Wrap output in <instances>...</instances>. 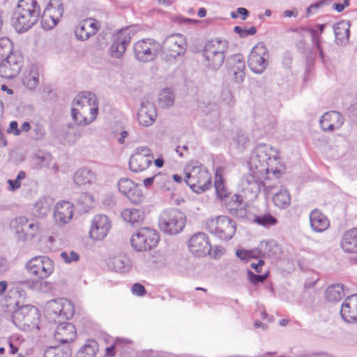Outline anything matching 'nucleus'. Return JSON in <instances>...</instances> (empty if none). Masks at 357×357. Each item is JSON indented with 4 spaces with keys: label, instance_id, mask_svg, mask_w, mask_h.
<instances>
[{
    "label": "nucleus",
    "instance_id": "f257e3e1",
    "mask_svg": "<svg viewBox=\"0 0 357 357\" xmlns=\"http://www.w3.org/2000/svg\"><path fill=\"white\" fill-rule=\"evenodd\" d=\"M40 17V8L36 0H19L12 23L17 32H25L37 23Z\"/></svg>",
    "mask_w": 357,
    "mask_h": 357
},
{
    "label": "nucleus",
    "instance_id": "f03ea898",
    "mask_svg": "<svg viewBox=\"0 0 357 357\" xmlns=\"http://www.w3.org/2000/svg\"><path fill=\"white\" fill-rule=\"evenodd\" d=\"M279 154L276 149L273 147L261 144L257 146L250 159V165L256 172L263 174L264 173H273L276 174L280 171L274 167L278 163Z\"/></svg>",
    "mask_w": 357,
    "mask_h": 357
},
{
    "label": "nucleus",
    "instance_id": "7ed1b4c3",
    "mask_svg": "<svg viewBox=\"0 0 357 357\" xmlns=\"http://www.w3.org/2000/svg\"><path fill=\"white\" fill-rule=\"evenodd\" d=\"M184 174L186 184L197 193L204 192L211 185L210 173L197 162L188 164Z\"/></svg>",
    "mask_w": 357,
    "mask_h": 357
},
{
    "label": "nucleus",
    "instance_id": "20e7f679",
    "mask_svg": "<svg viewBox=\"0 0 357 357\" xmlns=\"http://www.w3.org/2000/svg\"><path fill=\"white\" fill-rule=\"evenodd\" d=\"M186 217L180 210L168 208L161 212L158 219V227L162 232L167 235H176L185 228Z\"/></svg>",
    "mask_w": 357,
    "mask_h": 357
},
{
    "label": "nucleus",
    "instance_id": "39448f33",
    "mask_svg": "<svg viewBox=\"0 0 357 357\" xmlns=\"http://www.w3.org/2000/svg\"><path fill=\"white\" fill-rule=\"evenodd\" d=\"M228 45L225 40L215 38L208 41L203 52L206 67L212 70H218L225 60Z\"/></svg>",
    "mask_w": 357,
    "mask_h": 357
},
{
    "label": "nucleus",
    "instance_id": "423d86ee",
    "mask_svg": "<svg viewBox=\"0 0 357 357\" xmlns=\"http://www.w3.org/2000/svg\"><path fill=\"white\" fill-rule=\"evenodd\" d=\"M45 316L50 322H61V319H69L74 314L73 303L65 298L52 300L45 306Z\"/></svg>",
    "mask_w": 357,
    "mask_h": 357
},
{
    "label": "nucleus",
    "instance_id": "0eeeda50",
    "mask_svg": "<svg viewBox=\"0 0 357 357\" xmlns=\"http://www.w3.org/2000/svg\"><path fill=\"white\" fill-rule=\"evenodd\" d=\"M206 228L210 233L215 234L219 238L229 241L236 233V224L229 217L220 215L207 220Z\"/></svg>",
    "mask_w": 357,
    "mask_h": 357
},
{
    "label": "nucleus",
    "instance_id": "6e6552de",
    "mask_svg": "<svg viewBox=\"0 0 357 357\" xmlns=\"http://www.w3.org/2000/svg\"><path fill=\"white\" fill-rule=\"evenodd\" d=\"M160 241L158 232L149 227H142L130 238L131 246L137 252L151 250L157 246Z\"/></svg>",
    "mask_w": 357,
    "mask_h": 357
},
{
    "label": "nucleus",
    "instance_id": "1a4fd4ad",
    "mask_svg": "<svg viewBox=\"0 0 357 357\" xmlns=\"http://www.w3.org/2000/svg\"><path fill=\"white\" fill-rule=\"evenodd\" d=\"M40 313L37 307L26 305L15 310L12 315L13 324L22 330H29L37 326Z\"/></svg>",
    "mask_w": 357,
    "mask_h": 357
},
{
    "label": "nucleus",
    "instance_id": "9d476101",
    "mask_svg": "<svg viewBox=\"0 0 357 357\" xmlns=\"http://www.w3.org/2000/svg\"><path fill=\"white\" fill-rule=\"evenodd\" d=\"M160 50L161 44L151 38L140 40L133 45L135 57L144 63L153 61Z\"/></svg>",
    "mask_w": 357,
    "mask_h": 357
},
{
    "label": "nucleus",
    "instance_id": "9b49d317",
    "mask_svg": "<svg viewBox=\"0 0 357 357\" xmlns=\"http://www.w3.org/2000/svg\"><path fill=\"white\" fill-rule=\"evenodd\" d=\"M26 268L29 275L43 280L53 273L54 262L46 256H36L26 262Z\"/></svg>",
    "mask_w": 357,
    "mask_h": 357
},
{
    "label": "nucleus",
    "instance_id": "f8f14e48",
    "mask_svg": "<svg viewBox=\"0 0 357 357\" xmlns=\"http://www.w3.org/2000/svg\"><path fill=\"white\" fill-rule=\"evenodd\" d=\"M258 174L259 173L256 171H254L252 173L247 174L242 177L240 182L241 192L250 200L257 197L262 187H264L265 190L268 193L271 190V187L265 186L264 183L258 176Z\"/></svg>",
    "mask_w": 357,
    "mask_h": 357
},
{
    "label": "nucleus",
    "instance_id": "ddd939ff",
    "mask_svg": "<svg viewBox=\"0 0 357 357\" xmlns=\"http://www.w3.org/2000/svg\"><path fill=\"white\" fill-rule=\"evenodd\" d=\"M153 154L151 149L146 146L136 147L129 160L130 169L135 173L146 170L151 164Z\"/></svg>",
    "mask_w": 357,
    "mask_h": 357
},
{
    "label": "nucleus",
    "instance_id": "4468645a",
    "mask_svg": "<svg viewBox=\"0 0 357 357\" xmlns=\"http://www.w3.org/2000/svg\"><path fill=\"white\" fill-rule=\"evenodd\" d=\"M85 116H89V121H93L98 114V103L93 93L83 92L77 95L73 103Z\"/></svg>",
    "mask_w": 357,
    "mask_h": 357
},
{
    "label": "nucleus",
    "instance_id": "2eb2a0df",
    "mask_svg": "<svg viewBox=\"0 0 357 357\" xmlns=\"http://www.w3.org/2000/svg\"><path fill=\"white\" fill-rule=\"evenodd\" d=\"M268 57L266 45L258 43L249 54L248 63L250 69L256 74H261L267 68Z\"/></svg>",
    "mask_w": 357,
    "mask_h": 357
},
{
    "label": "nucleus",
    "instance_id": "dca6fc26",
    "mask_svg": "<svg viewBox=\"0 0 357 357\" xmlns=\"http://www.w3.org/2000/svg\"><path fill=\"white\" fill-rule=\"evenodd\" d=\"M161 50L166 54L168 60H176L177 56L184 54L186 43L181 34H172L165 38L161 45Z\"/></svg>",
    "mask_w": 357,
    "mask_h": 357
},
{
    "label": "nucleus",
    "instance_id": "f3484780",
    "mask_svg": "<svg viewBox=\"0 0 357 357\" xmlns=\"http://www.w3.org/2000/svg\"><path fill=\"white\" fill-rule=\"evenodd\" d=\"M61 0H50L41 15V26L45 30L53 29L63 15Z\"/></svg>",
    "mask_w": 357,
    "mask_h": 357
},
{
    "label": "nucleus",
    "instance_id": "a211bd4d",
    "mask_svg": "<svg viewBox=\"0 0 357 357\" xmlns=\"http://www.w3.org/2000/svg\"><path fill=\"white\" fill-rule=\"evenodd\" d=\"M23 56L20 53L7 55L0 63V76L11 79L17 77L23 66Z\"/></svg>",
    "mask_w": 357,
    "mask_h": 357
},
{
    "label": "nucleus",
    "instance_id": "6ab92c4d",
    "mask_svg": "<svg viewBox=\"0 0 357 357\" xmlns=\"http://www.w3.org/2000/svg\"><path fill=\"white\" fill-rule=\"evenodd\" d=\"M135 34L134 27L127 26L114 35L110 47V54L114 58H120L125 52L127 46Z\"/></svg>",
    "mask_w": 357,
    "mask_h": 357
},
{
    "label": "nucleus",
    "instance_id": "aec40b11",
    "mask_svg": "<svg viewBox=\"0 0 357 357\" xmlns=\"http://www.w3.org/2000/svg\"><path fill=\"white\" fill-rule=\"evenodd\" d=\"M117 186L119 190L133 204H140L144 202L145 196L140 187L128 178H121L119 180Z\"/></svg>",
    "mask_w": 357,
    "mask_h": 357
},
{
    "label": "nucleus",
    "instance_id": "412c9836",
    "mask_svg": "<svg viewBox=\"0 0 357 357\" xmlns=\"http://www.w3.org/2000/svg\"><path fill=\"white\" fill-rule=\"evenodd\" d=\"M188 248L191 253L199 257L206 256L211 250L208 238L203 232L196 233L190 237Z\"/></svg>",
    "mask_w": 357,
    "mask_h": 357
},
{
    "label": "nucleus",
    "instance_id": "4be33fe9",
    "mask_svg": "<svg viewBox=\"0 0 357 357\" xmlns=\"http://www.w3.org/2000/svg\"><path fill=\"white\" fill-rule=\"evenodd\" d=\"M111 228V222L105 215L98 214L94 216L91 225L89 235L93 240H102Z\"/></svg>",
    "mask_w": 357,
    "mask_h": 357
},
{
    "label": "nucleus",
    "instance_id": "5701e85b",
    "mask_svg": "<svg viewBox=\"0 0 357 357\" xmlns=\"http://www.w3.org/2000/svg\"><path fill=\"white\" fill-rule=\"evenodd\" d=\"M100 26V21L93 18H87L80 22L75 29V33L78 40L84 41L94 36Z\"/></svg>",
    "mask_w": 357,
    "mask_h": 357
},
{
    "label": "nucleus",
    "instance_id": "b1692460",
    "mask_svg": "<svg viewBox=\"0 0 357 357\" xmlns=\"http://www.w3.org/2000/svg\"><path fill=\"white\" fill-rule=\"evenodd\" d=\"M229 72L233 73L234 81L241 84L245 79V64L242 54H236L229 56L226 62Z\"/></svg>",
    "mask_w": 357,
    "mask_h": 357
},
{
    "label": "nucleus",
    "instance_id": "393cba45",
    "mask_svg": "<svg viewBox=\"0 0 357 357\" xmlns=\"http://www.w3.org/2000/svg\"><path fill=\"white\" fill-rule=\"evenodd\" d=\"M340 314L347 323L357 322V294L348 296L345 298L341 305Z\"/></svg>",
    "mask_w": 357,
    "mask_h": 357
},
{
    "label": "nucleus",
    "instance_id": "a878e982",
    "mask_svg": "<svg viewBox=\"0 0 357 357\" xmlns=\"http://www.w3.org/2000/svg\"><path fill=\"white\" fill-rule=\"evenodd\" d=\"M157 117V111L153 102L143 101L137 113V121L139 125L149 127L153 124Z\"/></svg>",
    "mask_w": 357,
    "mask_h": 357
},
{
    "label": "nucleus",
    "instance_id": "bb28decb",
    "mask_svg": "<svg viewBox=\"0 0 357 357\" xmlns=\"http://www.w3.org/2000/svg\"><path fill=\"white\" fill-rule=\"evenodd\" d=\"M59 323L54 333L55 340L61 344L72 342L77 335L75 326L69 322Z\"/></svg>",
    "mask_w": 357,
    "mask_h": 357
},
{
    "label": "nucleus",
    "instance_id": "cd10ccee",
    "mask_svg": "<svg viewBox=\"0 0 357 357\" xmlns=\"http://www.w3.org/2000/svg\"><path fill=\"white\" fill-rule=\"evenodd\" d=\"M344 123V118L340 112L331 111L326 112L319 121L320 126L324 131H333L339 129Z\"/></svg>",
    "mask_w": 357,
    "mask_h": 357
},
{
    "label": "nucleus",
    "instance_id": "c85d7f7f",
    "mask_svg": "<svg viewBox=\"0 0 357 357\" xmlns=\"http://www.w3.org/2000/svg\"><path fill=\"white\" fill-rule=\"evenodd\" d=\"M73 215V205L68 202L62 201L55 206L54 216L56 222L63 225L68 223Z\"/></svg>",
    "mask_w": 357,
    "mask_h": 357
},
{
    "label": "nucleus",
    "instance_id": "c756f323",
    "mask_svg": "<svg viewBox=\"0 0 357 357\" xmlns=\"http://www.w3.org/2000/svg\"><path fill=\"white\" fill-rule=\"evenodd\" d=\"M310 224L314 231L321 233L329 227L330 221L324 214L316 208L310 213Z\"/></svg>",
    "mask_w": 357,
    "mask_h": 357
},
{
    "label": "nucleus",
    "instance_id": "7c9ffc66",
    "mask_svg": "<svg viewBox=\"0 0 357 357\" xmlns=\"http://www.w3.org/2000/svg\"><path fill=\"white\" fill-rule=\"evenodd\" d=\"M107 264L109 268L119 273L129 271L132 266L130 259L123 255L109 258Z\"/></svg>",
    "mask_w": 357,
    "mask_h": 357
},
{
    "label": "nucleus",
    "instance_id": "2f4dec72",
    "mask_svg": "<svg viewBox=\"0 0 357 357\" xmlns=\"http://www.w3.org/2000/svg\"><path fill=\"white\" fill-rule=\"evenodd\" d=\"M342 250L348 253L357 252V228L346 231L341 241Z\"/></svg>",
    "mask_w": 357,
    "mask_h": 357
},
{
    "label": "nucleus",
    "instance_id": "473e14b6",
    "mask_svg": "<svg viewBox=\"0 0 357 357\" xmlns=\"http://www.w3.org/2000/svg\"><path fill=\"white\" fill-rule=\"evenodd\" d=\"M54 204V199L49 196H44L39 198L34 204L33 214L35 217H45L50 211Z\"/></svg>",
    "mask_w": 357,
    "mask_h": 357
},
{
    "label": "nucleus",
    "instance_id": "72a5a7b5",
    "mask_svg": "<svg viewBox=\"0 0 357 357\" xmlns=\"http://www.w3.org/2000/svg\"><path fill=\"white\" fill-rule=\"evenodd\" d=\"M257 252L261 257H271L279 255L281 249L273 240L263 241L259 244Z\"/></svg>",
    "mask_w": 357,
    "mask_h": 357
},
{
    "label": "nucleus",
    "instance_id": "f704fd0d",
    "mask_svg": "<svg viewBox=\"0 0 357 357\" xmlns=\"http://www.w3.org/2000/svg\"><path fill=\"white\" fill-rule=\"evenodd\" d=\"M74 183L78 186H84L96 182V174L86 168L78 169L73 176Z\"/></svg>",
    "mask_w": 357,
    "mask_h": 357
},
{
    "label": "nucleus",
    "instance_id": "c9c22d12",
    "mask_svg": "<svg viewBox=\"0 0 357 357\" xmlns=\"http://www.w3.org/2000/svg\"><path fill=\"white\" fill-rule=\"evenodd\" d=\"M350 23L349 21H340L334 26L335 40L338 44H346L349 38Z\"/></svg>",
    "mask_w": 357,
    "mask_h": 357
},
{
    "label": "nucleus",
    "instance_id": "e433bc0d",
    "mask_svg": "<svg viewBox=\"0 0 357 357\" xmlns=\"http://www.w3.org/2000/svg\"><path fill=\"white\" fill-rule=\"evenodd\" d=\"M244 206L245 204L242 197L239 195H234L228 202L227 208L231 213L235 214L236 216L243 218L247 215Z\"/></svg>",
    "mask_w": 357,
    "mask_h": 357
},
{
    "label": "nucleus",
    "instance_id": "4c0bfd02",
    "mask_svg": "<svg viewBox=\"0 0 357 357\" xmlns=\"http://www.w3.org/2000/svg\"><path fill=\"white\" fill-rule=\"evenodd\" d=\"M345 294L344 286L340 283L330 285L325 291V297L330 302L338 301Z\"/></svg>",
    "mask_w": 357,
    "mask_h": 357
},
{
    "label": "nucleus",
    "instance_id": "58836bf2",
    "mask_svg": "<svg viewBox=\"0 0 357 357\" xmlns=\"http://www.w3.org/2000/svg\"><path fill=\"white\" fill-rule=\"evenodd\" d=\"M121 217L126 222L135 225L143 221L144 214L139 209L126 208L122 211Z\"/></svg>",
    "mask_w": 357,
    "mask_h": 357
},
{
    "label": "nucleus",
    "instance_id": "ea45409f",
    "mask_svg": "<svg viewBox=\"0 0 357 357\" xmlns=\"http://www.w3.org/2000/svg\"><path fill=\"white\" fill-rule=\"evenodd\" d=\"M98 349V344L96 340H88L77 351L76 357H96Z\"/></svg>",
    "mask_w": 357,
    "mask_h": 357
},
{
    "label": "nucleus",
    "instance_id": "a19ab883",
    "mask_svg": "<svg viewBox=\"0 0 357 357\" xmlns=\"http://www.w3.org/2000/svg\"><path fill=\"white\" fill-rule=\"evenodd\" d=\"M273 202L276 206L284 209L288 208L291 204V197L286 188H282L275 192L273 197Z\"/></svg>",
    "mask_w": 357,
    "mask_h": 357
},
{
    "label": "nucleus",
    "instance_id": "79ce46f5",
    "mask_svg": "<svg viewBox=\"0 0 357 357\" xmlns=\"http://www.w3.org/2000/svg\"><path fill=\"white\" fill-rule=\"evenodd\" d=\"M22 82L28 89H35L39 84V74L38 69L35 67H31L30 70L24 73Z\"/></svg>",
    "mask_w": 357,
    "mask_h": 357
},
{
    "label": "nucleus",
    "instance_id": "37998d69",
    "mask_svg": "<svg viewBox=\"0 0 357 357\" xmlns=\"http://www.w3.org/2000/svg\"><path fill=\"white\" fill-rule=\"evenodd\" d=\"M175 100L174 91L169 88H165L160 91L158 96V104L162 108H169L172 107Z\"/></svg>",
    "mask_w": 357,
    "mask_h": 357
},
{
    "label": "nucleus",
    "instance_id": "c03bdc74",
    "mask_svg": "<svg viewBox=\"0 0 357 357\" xmlns=\"http://www.w3.org/2000/svg\"><path fill=\"white\" fill-rule=\"evenodd\" d=\"M70 347L54 346L50 347L45 352L44 357H70Z\"/></svg>",
    "mask_w": 357,
    "mask_h": 357
},
{
    "label": "nucleus",
    "instance_id": "a18cd8bd",
    "mask_svg": "<svg viewBox=\"0 0 357 357\" xmlns=\"http://www.w3.org/2000/svg\"><path fill=\"white\" fill-rule=\"evenodd\" d=\"M82 112L72 104L71 116L75 123L78 126H85L93 121H89V116H85Z\"/></svg>",
    "mask_w": 357,
    "mask_h": 357
},
{
    "label": "nucleus",
    "instance_id": "49530a36",
    "mask_svg": "<svg viewBox=\"0 0 357 357\" xmlns=\"http://www.w3.org/2000/svg\"><path fill=\"white\" fill-rule=\"evenodd\" d=\"M254 222L264 227H269L275 225L278 220L270 213H264L255 215Z\"/></svg>",
    "mask_w": 357,
    "mask_h": 357
},
{
    "label": "nucleus",
    "instance_id": "de8ad7c7",
    "mask_svg": "<svg viewBox=\"0 0 357 357\" xmlns=\"http://www.w3.org/2000/svg\"><path fill=\"white\" fill-rule=\"evenodd\" d=\"M214 185L218 197L220 199H226L228 197L229 192L222 181V176L218 174H215Z\"/></svg>",
    "mask_w": 357,
    "mask_h": 357
},
{
    "label": "nucleus",
    "instance_id": "09e8293b",
    "mask_svg": "<svg viewBox=\"0 0 357 357\" xmlns=\"http://www.w3.org/2000/svg\"><path fill=\"white\" fill-rule=\"evenodd\" d=\"M40 226L38 222L33 221L29 222L26 227L21 229V233L24 234V239L32 238L34 237L39 230Z\"/></svg>",
    "mask_w": 357,
    "mask_h": 357
},
{
    "label": "nucleus",
    "instance_id": "8fccbe9b",
    "mask_svg": "<svg viewBox=\"0 0 357 357\" xmlns=\"http://www.w3.org/2000/svg\"><path fill=\"white\" fill-rule=\"evenodd\" d=\"M13 44L9 38L3 37L0 38V58L3 59L12 52Z\"/></svg>",
    "mask_w": 357,
    "mask_h": 357
},
{
    "label": "nucleus",
    "instance_id": "3c124183",
    "mask_svg": "<svg viewBox=\"0 0 357 357\" xmlns=\"http://www.w3.org/2000/svg\"><path fill=\"white\" fill-rule=\"evenodd\" d=\"M332 2V0H320L317 1L312 4H311L306 9V17H310L312 13H315L317 10H319L321 7L329 5Z\"/></svg>",
    "mask_w": 357,
    "mask_h": 357
},
{
    "label": "nucleus",
    "instance_id": "603ef678",
    "mask_svg": "<svg viewBox=\"0 0 357 357\" xmlns=\"http://www.w3.org/2000/svg\"><path fill=\"white\" fill-rule=\"evenodd\" d=\"M60 255L61 259L67 264L77 261L79 259V255L74 251H63Z\"/></svg>",
    "mask_w": 357,
    "mask_h": 357
},
{
    "label": "nucleus",
    "instance_id": "864d4df0",
    "mask_svg": "<svg viewBox=\"0 0 357 357\" xmlns=\"http://www.w3.org/2000/svg\"><path fill=\"white\" fill-rule=\"evenodd\" d=\"M166 178H167L165 176V174H158L152 177L145 178L143 181V183L145 187H149V185H152L154 182L156 183V185H160L161 180Z\"/></svg>",
    "mask_w": 357,
    "mask_h": 357
},
{
    "label": "nucleus",
    "instance_id": "5fc2aeb1",
    "mask_svg": "<svg viewBox=\"0 0 357 357\" xmlns=\"http://www.w3.org/2000/svg\"><path fill=\"white\" fill-rule=\"evenodd\" d=\"M248 277L250 282L252 284H257L259 282H263L268 277V273L262 275H256L251 271H248Z\"/></svg>",
    "mask_w": 357,
    "mask_h": 357
},
{
    "label": "nucleus",
    "instance_id": "6e6d98bb",
    "mask_svg": "<svg viewBox=\"0 0 357 357\" xmlns=\"http://www.w3.org/2000/svg\"><path fill=\"white\" fill-rule=\"evenodd\" d=\"M309 33L311 34L312 41L316 45L317 47L319 50L320 54L322 53L321 47H320V35L318 32V29L314 27H310L308 29Z\"/></svg>",
    "mask_w": 357,
    "mask_h": 357
},
{
    "label": "nucleus",
    "instance_id": "4d7b16f0",
    "mask_svg": "<svg viewBox=\"0 0 357 357\" xmlns=\"http://www.w3.org/2000/svg\"><path fill=\"white\" fill-rule=\"evenodd\" d=\"M102 203L106 206L112 207L116 203V198L113 193H107L103 196Z\"/></svg>",
    "mask_w": 357,
    "mask_h": 357
},
{
    "label": "nucleus",
    "instance_id": "13d9d810",
    "mask_svg": "<svg viewBox=\"0 0 357 357\" xmlns=\"http://www.w3.org/2000/svg\"><path fill=\"white\" fill-rule=\"evenodd\" d=\"M41 280L40 279H35V280H26L23 282H22V284L24 285L26 287H28L33 290H38L40 289V287L41 285Z\"/></svg>",
    "mask_w": 357,
    "mask_h": 357
},
{
    "label": "nucleus",
    "instance_id": "bf43d9fd",
    "mask_svg": "<svg viewBox=\"0 0 357 357\" xmlns=\"http://www.w3.org/2000/svg\"><path fill=\"white\" fill-rule=\"evenodd\" d=\"M34 133L33 137L36 140L42 139L45 135V129L43 126L36 124L33 130Z\"/></svg>",
    "mask_w": 357,
    "mask_h": 357
},
{
    "label": "nucleus",
    "instance_id": "052dcab7",
    "mask_svg": "<svg viewBox=\"0 0 357 357\" xmlns=\"http://www.w3.org/2000/svg\"><path fill=\"white\" fill-rule=\"evenodd\" d=\"M15 223L17 233H20L23 227H26V225L29 223V220L26 217L21 216L15 219Z\"/></svg>",
    "mask_w": 357,
    "mask_h": 357
},
{
    "label": "nucleus",
    "instance_id": "680f3d73",
    "mask_svg": "<svg viewBox=\"0 0 357 357\" xmlns=\"http://www.w3.org/2000/svg\"><path fill=\"white\" fill-rule=\"evenodd\" d=\"M253 253V250L247 251L238 250L236 251V256L242 260H245L254 257L255 256Z\"/></svg>",
    "mask_w": 357,
    "mask_h": 357
},
{
    "label": "nucleus",
    "instance_id": "e2e57ef3",
    "mask_svg": "<svg viewBox=\"0 0 357 357\" xmlns=\"http://www.w3.org/2000/svg\"><path fill=\"white\" fill-rule=\"evenodd\" d=\"M132 292L137 296H143L146 293L145 288L139 283H135L132 287Z\"/></svg>",
    "mask_w": 357,
    "mask_h": 357
},
{
    "label": "nucleus",
    "instance_id": "0e129e2a",
    "mask_svg": "<svg viewBox=\"0 0 357 357\" xmlns=\"http://www.w3.org/2000/svg\"><path fill=\"white\" fill-rule=\"evenodd\" d=\"M8 133L13 132L15 136L20 135L21 130L18 128V123L15 121H13L10 123L9 128L7 130Z\"/></svg>",
    "mask_w": 357,
    "mask_h": 357
},
{
    "label": "nucleus",
    "instance_id": "69168bd1",
    "mask_svg": "<svg viewBox=\"0 0 357 357\" xmlns=\"http://www.w3.org/2000/svg\"><path fill=\"white\" fill-rule=\"evenodd\" d=\"M8 183L9 184V190L15 191L19 189L21 186V181L17 180V178L14 180L9 179L8 180Z\"/></svg>",
    "mask_w": 357,
    "mask_h": 357
},
{
    "label": "nucleus",
    "instance_id": "338daca9",
    "mask_svg": "<svg viewBox=\"0 0 357 357\" xmlns=\"http://www.w3.org/2000/svg\"><path fill=\"white\" fill-rule=\"evenodd\" d=\"M291 57L289 54H285L283 56L282 63L285 68H289L291 63Z\"/></svg>",
    "mask_w": 357,
    "mask_h": 357
},
{
    "label": "nucleus",
    "instance_id": "774afa93",
    "mask_svg": "<svg viewBox=\"0 0 357 357\" xmlns=\"http://www.w3.org/2000/svg\"><path fill=\"white\" fill-rule=\"evenodd\" d=\"M236 12L238 13V15H240L242 16L241 19L243 20H245L247 18V17L248 16V15H249L248 10L246 8H237Z\"/></svg>",
    "mask_w": 357,
    "mask_h": 357
}]
</instances>
